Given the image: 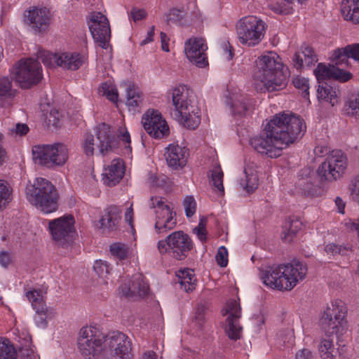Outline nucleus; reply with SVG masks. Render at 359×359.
I'll return each mask as SVG.
<instances>
[{"instance_id":"ddd939ff","label":"nucleus","mask_w":359,"mask_h":359,"mask_svg":"<svg viewBox=\"0 0 359 359\" xmlns=\"http://www.w3.org/2000/svg\"><path fill=\"white\" fill-rule=\"evenodd\" d=\"M74 219L68 215L49 222L48 229L53 241L55 245L67 248L74 241Z\"/></svg>"},{"instance_id":"338daca9","label":"nucleus","mask_w":359,"mask_h":359,"mask_svg":"<svg viewBox=\"0 0 359 359\" xmlns=\"http://www.w3.org/2000/svg\"><path fill=\"white\" fill-rule=\"evenodd\" d=\"M206 306L203 304H199L196 311L195 319L197 323L201 326L204 320Z\"/></svg>"},{"instance_id":"603ef678","label":"nucleus","mask_w":359,"mask_h":359,"mask_svg":"<svg viewBox=\"0 0 359 359\" xmlns=\"http://www.w3.org/2000/svg\"><path fill=\"white\" fill-rule=\"evenodd\" d=\"M207 219L202 217L197 226L193 229L194 233L196 234L197 237L201 242H205L207 239L206 231Z\"/></svg>"},{"instance_id":"6ab92c4d","label":"nucleus","mask_w":359,"mask_h":359,"mask_svg":"<svg viewBox=\"0 0 359 359\" xmlns=\"http://www.w3.org/2000/svg\"><path fill=\"white\" fill-rule=\"evenodd\" d=\"M207 48L205 41L202 38H191L184 44L187 57L199 67H204L208 65V57L205 53Z\"/></svg>"},{"instance_id":"a19ab883","label":"nucleus","mask_w":359,"mask_h":359,"mask_svg":"<svg viewBox=\"0 0 359 359\" xmlns=\"http://www.w3.org/2000/svg\"><path fill=\"white\" fill-rule=\"evenodd\" d=\"M19 351L20 354L23 358H29L33 353L31 348L32 346V338L29 334L22 332V336L19 334Z\"/></svg>"},{"instance_id":"423d86ee","label":"nucleus","mask_w":359,"mask_h":359,"mask_svg":"<svg viewBox=\"0 0 359 359\" xmlns=\"http://www.w3.org/2000/svg\"><path fill=\"white\" fill-rule=\"evenodd\" d=\"M83 147L87 156H93L95 148L98 149L101 155L105 156L118 147V141L113 134L111 127L106 123H102L97 127L96 137L88 135L85 138Z\"/></svg>"},{"instance_id":"bb28decb","label":"nucleus","mask_w":359,"mask_h":359,"mask_svg":"<svg viewBox=\"0 0 359 359\" xmlns=\"http://www.w3.org/2000/svg\"><path fill=\"white\" fill-rule=\"evenodd\" d=\"M302 176L297 182V187L305 196H318L320 195V189L316 184L314 174L309 169L302 170Z\"/></svg>"},{"instance_id":"4c0bfd02","label":"nucleus","mask_w":359,"mask_h":359,"mask_svg":"<svg viewBox=\"0 0 359 359\" xmlns=\"http://www.w3.org/2000/svg\"><path fill=\"white\" fill-rule=\"evenodd\" d=\"M317 97L320 102L330 103L332 106L338 103L337 93L327 84L319 85L317 89Z\"/></svg>"},{"instance_id":"4468645a","label":"nucleus","mask_w":359,"mask_h":359,"mask_svg":"<svg viewBox=\"0 0 359 359\" xmlns=\"http://www.w3.org/2000/svg\"><path fill=\"white\" fill-rule=\"evenodd\" d=\"M37 57L46 66H59L65 69L73 71L78 69L84 62L83 57L79 53L53 54L41 50L39 52Z\"/></svg>"},{"instance_id":"8fccbe9b","label":"nucleus","mask_w":359,"mask_h":359,"mask_svg":"<svg viewBox=\"0 0 359 359\" xmlns=\"http://www.w3.org/2000/svg\"><path fill=\"white\" fill-rule=\"evenodd\" d=\"M11 81L6 76L0 77V96L11 97L13 95Z\"/></svg>"},{"instance_id":"e2e57ef3","label":"nucleus","mask_w":359,"mask_h":359,"mask_svg":"<svg viewBox=\"0 0 359 359\" xmlns=\"http://www.w3.org/2000/svg\"><path fill=\"white\" fill-rule=\"evenodd\" d=\"M351 194L352 198L359 203V175L353 181Z\"/></svg>"},{"instance_id":"f3484780","label":"nucleus","mask_w":359,"mask_h":359,"mask_svg":"<svg viewBox=\"0 0 359 359\" xmlns=\"http://www.w3.org/2000/svg\"><path fill=\"white\" fill-rule=\"evenodd\" d=\"M142 123L144 130L155 138H162L168 134V126L157 110L147 111L142 116Z\"/></svg>"},{"instance_id":"f03ea898","label":"nucleus","mask_w":359,"mask_h":359,"mask_svg":"<svg viewBox=\"0 0 359 359\" xmlns=\"http://www.w3.org/2000/svg\"><path fill=\"white\" fill-rule=\"evenodd\" d=\"M257 90L269 92L283 89L287 83V76L283 71V64L278 55L268 52L255 61L253 73Z\"/></svg>"},{"instance_id":"c9c22d12","label":"nucleus","mask_w":359,"mask_h":359,"mask_svg":"<svg viewBox=\"0 0 359 359\" xmlns=\"http://www.w3.org/2000/svg\"><path fill=\"white\" fill-rule=\"evenodd\" d=\"M245 176L241 180L240 184L248 194L254 192L258 187V175L252 167L248 166L244 170Z\"/></svg>"},{"instance_id":"4d7b16f0","label":"nucleus","mask_w":359,"mask_h":359,"mask_svg":"<svg viewBox=\"0 0 359 359\" xmlns=\"http://www.w3.org/2000/svg\"><path fill=\"white\" fill-rule=\"evenodd\" d=\"M183 204L186 216L188 217H192L196 210V203L193 196H187L184 201Z\"/></svg>"},{"instance_id":"a878e982","label":"nucleus","mask_w":359,"mask_h":359,"mask_svg":"<svg viewBox=\"0 0 359 359\" xmlns=\"http://www.w3.org/2000/svg\"><path fill=\"white\" fill-rule=\"evenodd\" d=\"M169 167L177 170L184 167L189 156L188 149L185 147L170 144L165 154Z\"/></svg>"},{"instance_id":"5fc2aeb1","label":"nucleus","mask_w":359,"mask_h":359,"mask_svg":"<svg viewBox=\"0 0 359 359\" xmlns=\"http://www.w3.org/2000/svg\"><path fill=\"white\" fill-rule=\"evenodd\" d=\"M178 278L181 288L185 292H189L195 290L196 285V279L195 277H184Z\"/></svg>"},{"instance_id":"58836bf2","label":"nucleus","mask_w":359,"mask_h":359,"mask_svg":"<svg viewBox=\"0 0 359 359\" xmlns=\"http://www.w3.org/2000/svg\"><path fill=\"white\" fill-rule=\"evenodd\" d=\"M111 255L119 260H125L133 256V250L128 245L123 243H114L109 246Z\"/></svg>"},{"instance_id":"2eb2a0df","label":"nucleus","mask_w":359,"mask_h":359,"mask_svg":"<svg viewBox=\"0 0 359 359\" xmlns=\"http://www.w3.org/2000/svg\"><path fill=\"white\" fill-rule=\"evenodd\" d=\"M88 27L93 38L102 48H107L111 38V29L108 18L100 12L89 15Z\"/></svg>"},{"instance_id":"6e6552de","label":"nucleus","mask_w":359,"mask_h":359,"mask_svg":"<svg viewBox=\"0 0 359 359\" xmlns=\"http://www.w3.org/2000/svg\"><path fill=\"white\" fill-rule=\"evenodd\" d=\"M157 247L161 255L169 253L177 260H184L193 249L194 244L187 233L176 231L168 235L165 240L159 241Z\"/></svg>"},{"instance_id":"680f3d73","label":"nucleus","mask_w":359,"mask_h":359,"mask_svg":"<svg viewBox=\"0 0 359 359\" xmlns=\"http://www.w3.org/2000/svg\"><path fill=\"white\" fill-rule=\"evenodd\" d=\"M302 227V222L297 219H289V220L285 223L284 226V229L286 231H290L295 236L297 233L300 230Z\"/></svg>"},{"instance_id":"39448f33","label":"nucleus","mask_w":359,"mask_h":359,"mask_svg":"<svg viewBox=\"0 0 359 359\" xmlns=\"http://www.w3.org/2000/svg\"><path fill=\"white\" fill-rule=\"evenodd\" d=\"M266 29L265 22L252 15L240 19L236 25L239 42L249 47L255 46L262 41L264 37Z\"/></svg>"},{"instance_id":"a211bd4d","label":"nucleus","mask_w":359,"mask_h":359,"mask_svg":"<svg viewBox=\"0 0 359 359\" xmlns=\"http://www.w3.org/2000/svg\"><path fill=\"white\" fill-rule=\"evenodd\" d=\"M172 103L175 106L174 115L182 116V113L191 108V105H197L194 91L185 85L174 88L172 91Z\"/></svg>"},{"instance_id":"f257e3e1","label":"nucleus","mask_w":359,"mask_h":359,"mask_svg":"<svg viewBox=\"0 0 359 359\" xmlns=\"http://www.w3.org/2000/svg\"><path fill=\"white\" fill-rule=\"evenodd\" d=\"M306 130L304 121L290 113H279L264 126L262 133L250 140L252 147L269 158H277L281 151L301 137Z\"/></svg>"},{"instance_id":"0e129e2a","label":"nucleus","mask_w":359,"mask_h":359,"mask_svg":"<svg viewBox=\"0 0 359 359\" xmlns=\"http://www.w3.org/2000/svg\"><path fill=\"white\" fill-rule=\"evenodd\" d=\"M296 359H315L314 353L308 348H302L295 354Z\"/></svg>"},{"instance_id":"9b49d317","label":"nucleus","mask_w":359,"mask_h":359,"mask_svg":"<svg viewBox=\"0 0 359 359\" xmlns=\"http://www.w3.org/2000/svg\"><path fill=\"white\" fill-rule=\"evenodd\" d=\"M166 199L160 196H151L149 200V208L154 209L155 229L158 233H164L173 229L177 221L176 213L167 204Z\"/></svg>"},{"instance_id":"7ed1b4c3","label":"nucleus","mask_w":359,"mask_h":359,"mask_svg":"<svg viewBox=\"0 0 359 359\" xmlns=\"http://www.w3.org/2000/svg\"><path fill=\"white\" fill-rule=\"evenodd\" d=\"M26 196L29 202L44 213H51L58 208V194L48 180L39 177L26 187Z\"/></svg>"},{"instance_id":"f704fd0d","label":"nucleus","mask_w":359,"mask_h":359,"mask_svg":"<svg viewBox=\"0 0 359 359\" xmlns=\"http://www.w3.org/2000/svg\"><path fill=\"white\" fill-rule=\"evenodd\" d=\"M252 107V101L244 95H238L233 99L231 109L233 116L243 117L246 116Z\"/></svg>"},{"instance_id":"72a5a7b5","label":"nucleus","mask_w":359,"mask_h":359,"mask_svg":"<svg viewBox=\"0 0 359 359\" xmlns=\"http://www.w3.org/2000/svg\"><path fill=\"white\" fill-rule=\"evenodd\" d=\"M28 300L32 303L34 309L36 310L39 314H45L47 316H53L55 313V311L52 309H48L46 308L43 297L40 292L36 290L29 291L26 293Z\"/></svg>"},{"instance_id":"5701e85b","label":"nucleus","mask_w":359,"mask_h":359,"mask_svg":"<svg viewBox=\"0 0 359 359\" xmlns=\"http://www.w3.org/2000/svg\"><path fill=\"white\" fill-rule=\"evenodd\" d=\"M283 268L287 290H291L299 280L304 279L308 271L306 264L299 260H293L289 264H283Z\"/></svg>"},{"instance_id":"de8ad7c7","label":"nucleus","mask_w":359,"mask_h":359,"mask_svg":"<svg viewBox=\"0 0 359 359\" xmlns=\"http://www.w3.org/2000/svg\"><path fill=\"white\" fill-rule=\"evenodd\" d=\"M344 109L348 115L359 116V95L353 96L345 104Z\"/></svg>"},{"instance_id":"052dcab7","label":"nucleus","mask_w":359,"mask_h":359,"mask_svg":"<svg viewBox=\"0 0 359 359\" xmlns=\"http://www.w3.org/2000/svg\"><path fill=\"white\" fill-rule=\"evenodd\" d=\"M29 129L27 124L25 123H16L14 127L9 129V134L11 135H19L23 136L25 135Z\"/></svg>"},{"instance_id":"f8f14e48","label":"nucleus","mask_w":359,"mask_h":359,"mask_svg":"<svg viewBox=\"0 0 359 359\" xmlns=\"http://www.w3.org/2000/svg\"><path fill=\"white\" fill-rule=\"evenodd\" d=\"M13 74L15 82L22 88H28L42 79L39 62L32 58L20 60L14 67Z\"/></svg>"},{"instance_id":"ea45409f","label":"nucleus","mask_w":359,"mask_h":359,"mask_svg":"<svg viewBox=\"0 0 359 359\" xmlns=\"http://www.w3.org/2000/svg\"><path fill=\"white\" fill-rule=\"evenodd\" d=\"M17 353L11 341L0 338V359H16Z\"/></svg>"},{"instance_id":"c756f323","label":"nucleus","mask_w":359,"mask_h":359,"mask_svg":"<svg viewBox=\"0 0 359 359\" xmlns=\"http://www.w3.org/2000/svg\"><path fill=\"white\" fill-rule=\"evenodd\" d=\"M182 113V116L174 115L175 118L179 121L184 127L188 129H196L201 123V116L199 115V109L197 105H191L189 110Z\"/></svg>"},{"instance_id":"09e8293b","label":"nucleus","mask_w":359,"mask_h":359,"mask_svg":"<svg viewBox=\"0 0 359 359\" xmlns=\"http://www.w3.org/2000/svg\"><path fill=\"white\" fill-rule=\"evenodd\" d=\"M167 182V177L164 175H159L155 172H149L147 182L150 187L158 188L163 187Z\"/></svg>"},{"instance_id":"864d4df0","label":"nucleus","mask_w":359,"mask_h":359,"mask_svg":"<svg viewBox=\"0 0 359 359\" xmlns=\"http://www.w3.org/2000/svg\"><path fill=\"white\" fill-rule=\"evenodd\" d=\"M94 271L101 278H104L109 273L111 268L107 262L97 260L93 266Z\"/></svg>"},{"instance_id":"37998d69","label":"nucleus","mask_w":359,"mask_h":359,"mask_svg":"<svg viewBox=\"0 0 359 359\" xmlns=\"http://www.w3.org/2000/svg\"><path fill=\"white\" fill-rule=\"evenodd\" d=\"M12 189L6 181L0 180V209L12 201Z\"/></svg>"},{"instance_id":"69168bd1","label":"nucleus","mask_w":359,"mask_h":359,"mask_svg":"<svg viewBox=\"0 0 359 359\" xmlns=\"http://www.w3.org/2000/svg\"><path fill=\"white\" fill-rule=\"evenodd\" d=\"M130 15L132 19L136 22L144 19L147 15V13L144 9L133 8L130 11Z\"/></svg>"},{"instance_id":"473e14b6","label":"nucleus","mask_w":359,"mask_h":359,"mask_svg":"<svg viewBox=\"0 0 359 359\" xmlns=\"http://www.w3.org/2000/svg\"><path fill=\"white\" fill-rule=\"evenodd\" d=\"M123 287H121L123 293L128 295H145L149 290V286L145 282L144 277L141 274H137L133 276L131 285L126 288V291L123 290Z\"/></svg>"},{"instance_id":"2f4dec72","label":"nucleus","mask_w":359,"mask_h":359,"mask_svg":"<svg viewBox=\"0 0 359 359\" xmlns=\"http://www.w3.org/2000/svg\"><path fill=\"white\" fill-rule=\"evenodd\" d=\"M341 13L346 20L359 23V0H344L341 5Z\"/></svg>"},{"instance_id":"393cba45","label":"nucleus","mask_w":359,"mask_h":359,"mask_svg":"<svg viewBox=\"0 0 359 359\" xmlns=\"http://www.w3.org/2000/svg\"><path fill=\"white\" fill-rule=\"evenodd\" d=\"M314 74L319 82L327 79H335L346 82L352 78V74L335 65L319 63L314 70Z\"/></svg>"},{"instance_id":"412c9836","label":"nucleus","mask_w":359,"mask_h":359,"mask_svg":"<svg viewBox=\"0 0 359 359\" xmlns=\"http://www.w3.org/2000/svg\"><path fill=\"white\" fill-rule=\"evenodd\" d=\"M50 21V13L46 8H34L25 14V22L38 33L47 31Z\"/></svg>"},{"instance_id":"49530a36","label":"nucleus","mask_w":359,"mask_h":359,"mask_svg":"<svg viewBox=\"0 0 359 359\" xmlns=\"http://www.w3.org/2000/svg\"><path fill=\"white\" fill-rule=\"evenodd\" d=\"M184 18L182 10L172 8L165 14V22L168 25L171 24H181Z\"/></svg>"},{"instance_id":"c85d7f7f","label":"nucleus","mask_w":359,"mask_h":359,"mask_svg":"<svg viewBox=\"0 0 359 359\" xmlns=\"http://www.w3.org/2000/svg\"><path fill=\"white\" fill-rule=\"evenodd\" d=\"M349 57L355 60H359V43H353L344 48H337L334 50L331 56V60L336 65L343 64L348 65Z\"/></svg>"},{"instance_id":"9d476101","label":"nucleus","mask_w":359,"mask_h":359,"mask_svg":"<svg viewBox=\"0 0 359 359\" xmlns=\"http://www.w3.org/2000/svg\"><path fill=\"white\" fill-rule=\"evenodd\" d=\"M348 164L346 156L341 151H332L319 165L317 172L322 182H332L341 178Z\"/></svg>"},{"instance_id":"13d9d810","label":"nucleus","mask_w":359,"mask_h":359,"mask_svg":"<svg viewBox=\"0 0 359 359\" xmlns=\"http://www.w3.org/2000/svg\"><path fill=\"white\" fill-rule=\"evenodd\" d=\"M291 4L292 3H286L283 0H278L276 4L271 6V8L276 13L285 15L290 12V10L292 9V7L290 6Z\"/></svg>"},{"instance_id":"0eeeda50","label":"nucleus","mask_w":359,"mask_h":359,"mask_svg":"<svg viewBox=\"0 0 359 359\" xmlns=\"http://www.w3.org/2000/svg\"><path fill=\"white\" fill-rule=\"evenodd\" d=\"M105 337L93 326H84L79 332L77 346L80 353L86 358L97 357L103 350Z\"/></svg>"},{"instance_id":"6e6d98bb","label":"nucleus","mask_w":359,"mask_h":359,"mask_svg":"<svg viewBox=\"0 0 359 359\" xmlns=\"http://www.w3.org/2000/svg\"><path fill=\"white\" fill-rule=\"evenodd\" d=\"M293 84L295 88L302 90L304 97L308 98L309 88L308 79L303 77H297L293 80Z\"/></svg>"},{"instance_id":"20e7f679","label":"nucleus","mask_w":359,"mask_h":359,"mask_svg":"<svg viewBox=\"0 0 359 359\" xmlns=\"http://www.w3.org/2000/svg\"><path fill=\"white\" fill-rule=\"evenodd\" d=\"M346 313L347 309L344 302L339 299L332 302L320 319L321 328L328 334L343 335L348 330Z\"/></svg>"},{"instance_id":"cd10ccee","label":"nucleus","mask_w":359,"mask_h":359,"mask_svg":"<svg viewBox=\"0 0 359 359\" xmlns=\"http://www.w3.org/2000/svg\"><path fill=\"white\" fill-rule=\"evenodd\" d=\"M124 167L120 159H114L102 173L104 184L109 187L115 186L124 175Z\"/></svg>"},{"instance_id":"e433bc0d","label":"nucleus","mask_w":359,"mask_h":359,"mask_svg":"<svg viewBox=\"0 0 359 359\" xmlns=\"http://www.w3.org/2000/svg\"><path fill=\"white\" fill-rule=\"evenodd\" d=\"M318 351L322 359H334L338 353L333 339L330 335L321 339Z\"/></svg>"},{"instance_id":"1a4fd4ad","label":"nucleus","mask_w":359,"mask_h":359,"mask_svg":"<svg viewBox=\"0 0 359 359\" xmlns=\"http://www.w3.org/2000/svg\"><path fill=\"white\" fill-rule=\"evenodd\" d=\"M33 158L47 167L62 166L69 158V150L60 143L37 145L32 148Z\"/></svg>"},{"instance_id":"b1692460","label":"nucleus","mask_w":359,"mask_h":359,"mask_svg":"<svg viewBox=\"0 0 359 359\" xmlns=\"http://www.w3.org/2000/svg\"><path fill=\"white\" fill-rule=\"evenodd\" d=\"M283 264L267 266L260 272V277L263 283L271 287L279 290H287L285 287V278Z\"/></svg>"},{"instance_id":"7c9ffc66","label":"nucleus","mask_w":359,"mask_h":359,"mask_svg":"<svg viewBox=\"0 0 359 359\" xmlns=\"http://www.w3.org/2000/svg\"><path fill=\"white\" fill-rule=\"evenodd\" d=\"M293 65L297 69L309 67L318 61L313 50L309 46L302 48L301 53H296L293 57Z\"/></svg>"},{"instance_id":"a18cd8bd","label":"nucleus","mask_w":359,"mask_h":359,"mask_svg":"<svg viewBox=\"0 0 359 359\" xmlns=\"http://www.w3.org/2000/svg\"><path fill=\"white\" fill-rule=\"evenodd\" d=\"M98 90L100 95L106 96L107 98L112 102L118 101V90L112 84L107 83H102Z\"/></svg>"},{"instance_id":"774afa93","label":"nucleus","mask_w":359,"mask_h":359,"mask_svg":"<svg viewBox=\"0 0 359 359\" xmlns=\"http://www.w3.org/2000/svg\"><path fill=\"white\" fill-rule=\"evenodd\" d=\"M118 137L123 141L124 144H126V148H130V136L129 133L126 128H121L118 135Z\"/></svg>"},{"instance_id":"4be33fe9","label":"nucleus","mask_w":359,"mask_h":359,"mask_svg":"<svg viewBox=\"0 0 359 359\" xmlns=\"http://www.w3.org/2000/svg\"><path fill=\"white\" fill-rule=\"evenodd\" d=\"M121 210L116 205H111L104 209L98 221L97 228L103 233H110L118 230L121 220Z\"/></svg>"},{"instance_id":"bf43d9fd","label":"nucleus","mask_w":359,"mask_h":359,"mask_svg":"<svg viewBox=\"0 0 359 359\" xmlns=\"http://www.w3.org/2000/svg\"><path fill=\"white\" fill-rule=\"evenodd\" d=\"M215 259L218 265L224 267L228 263V252L225 247L222 246L219 248Z\"/></svg>"},{"instance_id":"aec40b11","label":"nucleus","mask_w":359,"mask_h":359,"mask_svg":"<svg viewBox=\"0 0 359 359\" xmlns=\"http://www.w3.org/2000/svg\"><path fill=\"white\" fill-rule=\"evenodd\" d=\"M226 314H229L226 318V333L231 339L237 340L241 338L242 332V327L239 325L241 317L239 303L236 300L230 301L226 305L224 315Z\"/></svg>"},{"instance_id":"3c124183","label":"nucleus","mask_w":359,"mask_h":359,"mask_svg":"<svg viewBox=\"0 0 359 359\" xmlns=\"http://www.w3.org/2000/svg\"><path fill=\"white\" fill-rule=\"evenodd\" d=\"M223 172L221 170L220 167H217L212 170V185L215 188H216L218 191L221 192H224V187H223Z\"/></svg>"},{"instance_id":"79ce46f5","label":"nucleus","mask_w":359,"mask_h":359,"mask_svg":"<svg viewBox=\"0 0 359 359\" xmlns=\"http://www.w3.org/2000/svg\"><path fill=\"white\" fill-rule=\"evenodd\" d=\"M142 95L137 88L134 86H129L127 88V101L126 104L128 107H136L140 106L142 102Z\"/></svg>"},{"instance_id":"c03bdc74","label":"nucleus","mask_w":359,"mask_h":359,"mask_svg":"<svg viewBox=\"0 0 359 359\" xmlns=\"http://www.w3.org/2000/svg\"><path fill=\"white\" fill-rule=\"evenodd\" d=\"M43 120L48 127L57 128L60 126L61 115L55 108H51L48 111L43 114Z\"/></svg>"},{"instance_id":"dca6fc26","label":"nucleus","mask_w":359,"mask_h":359,"mask_svg":"<svg viewBox=\"0 0 359 359\" xmlns=\"http://www.w3.org/2000/svg\"><path fill=\"white\" fill-rule=\"evenodd\" d=\"M104 346L110 351L113 359H130L132 354L131 339L120 332H113L105 338Z\"/></svg>"}]
</instances>
